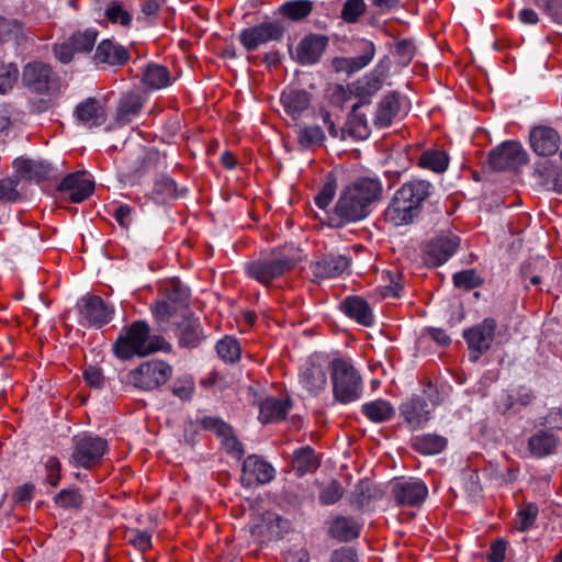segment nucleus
Returning a JSON list of instances; mask_svg holds the SVG:
<instances>
[{"label": "nucleus", "instance_id": "nucleus-2", "mask_svg": "<svg viewBox=\"0 0 562 562\" xmlns=\"http://www.w3.org/2000/svg\"><path fill=\"white\" fill-rule=\"evenodd\" d=\"M171 345L161 336H150L149 325L136 321L125 328L113 345L114 355L122 360L145 357L157 351H170Z\"/></svg>", "mask_w": 562, "mask_h": 562}, {"label": "nucleus", "instance_id": "nucleus-37", "mask_svg": "<svg viewBox=\"0 0 562 562\" xmlns=\"http://www.w3.org/2000/svg\"><path fill=\"white\" fill-rule=\"evenodd\" d=\"M290 409L288 401L268 397L260 404L259 420L263 424L284 419Z\"/></svg>", "mask_w": 562, "mask_h": 562}, {"label": "nucleus", "instance_id": "nucleus-20", "mask_svg": "<svg viewBox=\"0 0 562 562\" xmlns=\"http://www.w3.org/2000/svg\"><path fill=\"white\" fill-rule=\"evenodd\" d=\"M357 48L360 52L358 56L352 57H337L334 59V67L337 71L353 74L367 67L375 55V46L371 41L361 38L357 43Z\"/></svg>", "mask_w": 562, "mask_h": 562}, {"label": "nucleus", "instance_id": "nucleus-64", "mask_svg": "<svg viewBox=\"0 0 562 562\" xmlns=\"http://www.w3.org/2000/svg\"><path fill=\"white\" fill-rule=\"evenodd\" d=\"M329 562H357V553L351 548L337 549L331 553Z\"/></svg>", "mask_w": 562, "mask_h": 562}, {"label": "nucleus", "instance_id": "nucleus-4", "mask_svg": "<svg viewBox=\"0 0 562 562\" xmlns=\"http://www.w3.org/2000/svg\"><path fill=\"white\" fill-rule=\"evenodd\" d=\"M295 260L280 251H272L269 255L246 262L244 270L247 277L258 281L261 284H269L276 279L281 278L284 273L292 270Z\"/></svg>", "mask_w": 562, "mask_h": 562}, {"label": "nucleus", "instance_id": "nucleus-57", "mask_svg": "<svg viewBox=\"0 0 562 562\" xmlns=\"http://www.w3.org/2000/svg\"><path fill=\"white\" fill-rule=\"evenodd\" d=\"M22 31V25L16 20L0 16V44L16 40Z\"/></svg>", "mask_w": 562, "mask_h": 562}, {"label": "nucleus", "instance_id": "nucleus-12", "mask_svg": "<svg viewBox=\"0 0 562 562\" xmlns=\"http://www.w3.org/2000/svg\"><path fill=\"white\" fill-rule=\"evenodd\" d=\"M459 245L460 238L450 232L430 239L425 249L426 263L432 267L443 265L456 254Z\"/></svg>", "mask_w": 562, "mask_h": 562}, {"label": "nucleus", "instance_id": "nucleus-36", "mask_svg": "<svg viewBox=\"0 0 562 562\" xmlns=\"http://www.w3.org/2000/svg\"><path fill=\"white\" fill-rule=\"evenodd\" d=\"M533 398L535 395L529 389L520 386L510 393L502 395L497 402V408L502 411L503 414L510 411L517 412L521 407L529 405Z\"/></svg>", "mask_w": 562, "mask_h": 562}, {"label": "nucleus", "instance_id": "nucleus-59", "mask_svg": "<svg viewBox=\"0 0 562 562\" xmlns=\"http://www.w3.org/2000/svg\"><path fill=\"white\" fill-rule=\"evenodd\" d=\"M336 182L333 180V181H327L323 184L322 189L319 190V192L316 194V196L314 198V201H315V204L322 209V210H325L326 207L329 206V204L331 203L334 196H335V193H336Z\"/></svg>", "mask_w": 562, "mask_h": 562}, {"label": "nucleus", "instance_id": "nucleus-58", "mask_svg": "<svg viewBox=\"0 0 562 562\" xmlns=\"http://www.w3.org/2000/svg\"><path fill=\"white\" fill-rule=\"evenodd\" d=\"M19 181L15 178L0 180V201L14 203L20 199L18 191Z\"/></svg>", "mask_w": 562, "mask_h": 562}, {"label": "nucleus", "instance_id": "nucleus-60", "mask_svg": "<svg viewBox=\"0 0 562 562\" xmlns=\"http://www.w3.org/2000/svg\"><path fill=\"white\" fill-rule=\"evenodd\" d=\"M178 307L175 306L171 302H169L167 299L157 301L155 305L151 307V311L154 315L161 321L168 319L171 317L176 312Z\"/></svg>", "mask_w": 562, "mask_h": 562}, {"label": "nucleus", "instance_id": "nucleus-46", "mask_svg": "<svg viewBox=\"0 0 562 562\" xmlns=\"http://www.w3.org/2000/svg\"><path fill=\"white\" fill-rule=\"evenodd\" d=\"M313 9L312 0H292L282 3L279 10L284 18L291 21H301L308 16Z\"/></svg>", "mask_w": 562, "mask_h": 562}, {"label": "nucleus", "instance_id": "nucleus-55", "mask_svg": "<svg viewBox=\"0 0 562 562\" xmlns=\"http://www.w3.org/2000/svg\"><path fill=\"white\" fill-rule=\"evenodd\" d=\"M171 392L182 401H190L194 392V381L192 376L183 375L178 378L171 386Z\"/></svg>", "mask_w": 562, "mask_h": 562}, {"label": "nucleus", "instance_id": "nucleus-50", "mask_svg": "<svg viewBox=\"0 0 562 562\" xmlns=\"http://www.w3.org/2000/svg\"><path fill=\"white\" fill-rule=\"evenodd\" d=\"M297 138L302 146L312 147L322 144L325 139V133L322 127L316 125L304 126L299 130Z\"/></svg>", "mask_w": 562, "mask_h": 562}, {"label": "nucleus", "instance_id": "nucleus-45", "mask_svg": "<svg viewBox=\"0 0 562 562\" xmlns=\"http://www.w3.org/2000/svg\"><path fill=\"white\" fill-rule=\"evenodd\" d=\"M446 438L435 434H425L412 439L414 450L429 456L440 453L446 448Z\"/></svg>", "mask_w": 562, "mask_h": 562}, {"label": "nucleus", "instance_id": "nucleus-6", "mask_svg": "<svg viewBox=\"0 0 562 562\" xmlns=\"http://www.w3.org/2000/svg\"><path fill=\"white\" fill-rule=\"evenodd\" d=\"M328 368L326 361L317 355L308 357L301 366L299 383L310 396H317L325 391Z\"/></svg>", "mask_w": 562, "mask_h": 562}, {"label": "nucleus", "instance_id": "nucleus-23", "mask_svg": "<svg viewBox=\"0 0 562 562\" xmlns=\"http://www.w3.org/2000/svg\"><path fill=\"white\" fill-rule=\"evenodd\" d=\"M176 336L180 347L189 349L198 347L204 337L199 318L192 313L184 316L177 325Z\"/></svg>", "mask_w": 562, "mask_h": 562}, {"label": "nucleus", "instance_id": "nucleus-26", "mask_svg": "<svg viewBox=\"0 0 562 562\" xmlns=\"http://www.w3.org/2000/svg\"><path fill=\"white\" fill-rule=\"evenodd\" d=\"M350 259L346 255H327L312 265L313 274L319 279L336 278L349 267Z\"/></svg>", "mask_w": 562, "mask_h": 562}, {"label": "nucleus", "instance_id": "nucleus-19", "mask_svg": "<svg viewBox=\"0 0 562 562\" xmlns=\"http://www.w3.org/2000/svg\"><path fill=\"white\" fill-rule=\"evenodd\" d=\"M396 503L401 506H419L428 495L426 484L420 480L396 482L392 487Z\"/></svg>", "mask_w": 562, "mask_h": 562}, {"label": "nucleus", "instance_id": "nucleus-11", "mask_svg": "<svg viewBox=\"0 0 562 562\" xmlns=\"http://www.w3.org/2000/svg\"><path fill=\"white\" fill-rule=\"evenodd\" d=\"M203 429L213 432L222 442L224 449L231 456L240 459L244 453L243 443L236 438L231 425L215 416H204L200 419Z\"/></svg>", "mask_w": 562, "mask_h": 562}, {"label": "nucleus", "instance_id": "nucleus-38", "mask_svg": "<svg viewBox=\"0 0 562 562\" xmlns=\"http://www.w3.org/2000/svg\"><path fill=\"white\" fill-rule=\"evenodd\" d=\"M93 176L86 170L72 171V203H80L94 191Z\"/></svg>", "mask_w": 562, "mask_h": 562}, {"label": "nucleus", "instance_id": "nucleus-43", "mask_svg": "<svg viewBox=\"0 0 562 562\" xmlns=\"http://www.w3.org/2000/svg\"><path fill=\"white\" fill-rule=\"evenodd\" d=\"M417 164L423 169L442 173L449 166V156L445 150L428 149L419 156Z\"/></svg>", "mask_w": 562, "mask_h": 562}, {"label": "nucleus", "instance_id": "nucleus-15", "mask_svg": "<svg viewBox=\"0 0 562 562\" xmlns=\"http://www.w3.org/2000/svg\"><path fill=\"white\" fill-rule=\"evenodd\" d=\"M496 322L493 318H485L479 325L464 330L463 337L469 348L475 352L471 356L472 361H477L483 352L490 349L495 335Z\"/></svg>", "mask_w": 562, "mask_h": 562}, {"label": "nucleus", "instance_id": "nucleus-8", "mask_svg": "<svg viewBox=\"0 0 562 562\" xmlns=\"http://www.w3.org/2000/svg\"><path fill=\"white\" fill-rule=\"evenodd\" d=\"M488 162L497 171L518 169L528 162V153L518 140H505L491 150Z\"/></svg>", "mask_w": 562, "mask_h": 562}, {"label": "nucleus", "instance_id": "nucleus-48", "mask_svg": "<svg viewBox=\"0 0 562 562\" xmlns=\"http://www.w3.org/2000/svg\"><path fill=\"white\" fill-rule=\"evenodd\" d=\"M382 88V80L375 75L364 76L353 85L355 94L366 100Z\"/></svg>", "mask_w": 562, "mask_h": 562}, {"label": "nucleus", "instance_id": "nucleus-39", "mask_svg": "<svg viewBox=\"0 0 562 562\" xmlns=\"http://www.w3.org/2000/svg\"><path fill=\"white\" fill-rule=\"evenodd\" d=\"M98 37V31L93 27L78 30L72 33V63L77 56L92 53Z\"/></svg>", "mask_w": 562, "mask_h": 562}, {"label": "nucleus", "instance_id": "nucleus-51", "mask_svg": "<svg viewBox=\"0 0 562 562\" xmlns=\"http://www.w3.org/2000/svg\"><path fill=\"white\" fill-rule=\"evenodd\" d=\"M456 288L472 290L482 283V279L473 269L462 270L452 277Z\"/></svg>", "mask_w": 562, "mask_h": 562}, {"label": "nucleus", "instance_id": "nucleus-3", "mask_svg": "<svg viewBox=\"0 0 562 562\" xmlns=\"http://www.w3.org/2000/svg\"><path fill=\"white\" fill-rule=\"evenodd\" d=\"M333 394L337 402L349 404L358 401L363 392L362 379L352 361L336 358L330 362Z\"/></svg>", "mask_w": 562, "mask_h": 562}, {"label": "nucleus", "instance_id": "nucleus-1", "mask_svg": "<svg viewBox=\"0 0 562 562\" xmlns=\"http://www.w3.org/2000/svg\"><path fill=\"white\" fill-rule=\"evenodd\" d=\"M382 182L378 177H359L340 193L330 221L334 226L364 220L371 212L370 206L382 195Z\"/></svg>", "mask_w": 562, "mask_h": 562}, {"label": "nucleus", "instance_id": "nucleus-5", "mask_svg": "<svg viewBox=\"0 0 562 562\" xmlns=\"http://www.w3.org/2000/svg\"><path fill=\"white\" fill-rule=\"evenodd\" d=\"M172 376V367L162 360L140 363L128 373V381L142 391H153L166 384Z\"/></svg>", "mask_w": 562, "mask_h": 562}, {"label": "nucleus", "instance_id": "nucleus-14", "mask_svg": "<svg viewBox=\"0 0 562 562\" xmlns=\"http://www.w3.org/2000/svg\"><path fill=\"white\" fill-rule=\"evenodd\" d=\"M23 82L37 93H53L57 89V77L52 68L38 61L30 63L25 66Z\"/></svg>", "mask_w": 562, "mask_h": 562}, {"label": "nucleus", "instance_id": "nucleus-18", "mask_svg": "<svg viewBox=\"0 0 562 562\" xmlns=\"http://www.w3.org/2000/svg\"><path fill=\"white\" fill-rule=\"evenodd\" d=\"M130 53L124 46L111 40H103L95 47L91 60L95 67L103 69V66H123L130 60Z\"/></svg>", "mask_w": 562, "mask_h": 562}, {"label": "nucleus", "instance_id": "nucleus-53", "mask_svg": "<svg viewBox=\"0 0 562 562\" xmlns=\"http://www.w3.org/2000/svg\"><path fill=\"white\" fill-rule=\"evenodd\" d=\"M538 515V506L530 503L524 509L517 513L515 527L519 531H527L532 527Z\"/></svg>", "mask_w": 562, "mask_h": 562}, {"label": "nucleus", "instance_id": "nucleus-42", "mask_svg": "<svg viewBox=\"0 0 562 562\" xmlns=\"http://www.w3.org/2000/svg\"><path fill=\"white\" fill-rule=\"evenodd\" d=\"M187 191L179 190L178 184L168 176L157 178L153 187V195L158 203H165L169 200L177 199Z\"/></svg>", "mask_w": 562, "mask_h": 562}, {"label": "nucleus", "instance_id": "nucleus-41", "mask_svg": "<svg viewBox=\"0 0 562 562\" xmlns=\"http://www.w3.org/2000/svg\"><path fill=\"white\" fill-rule=\"evenodd\" d=\"M292 465L299 476L312 472L318 467V459L310 446H304L293 451Z\"/></svg>", "mask_w": 562, "mask_h": 562}, {"label": "nucleus", "instance_id": "nucleus-47", "mask_svg": "<svg viewBox=\"0 0 562 562\" xmlns=\"http://www.w3.org/2000/svg\"><path fill=\"white\" fill-rule=\"evenodd\" d=\"M217 355L227 363H234L240 359V346L235 337L226 336L216 344Z\"/></svg>", "mask_w": 562, "mask_h": 562}, {"label": "nucleus", "instance_id": "nucleus-10", "mask_svg": "<svg viewBox=\"0 0 562 562\" xmlns=\"http://www.w3.org/2000/svg\"><path fill=\"white\" fill-rule=\"evenodd\" d=\"M290 524L280 515L267 512L256 518L250 526V532L259 542H270L278 540L288 532Z\"/></svg>", "mask_w": 562, "mask_h": 562}, {"label": "nucleus", "instance_id": "nucleus-13", "mask_svg": "<svg viewBox=\"0 0 562 562\" xmlns=\"http://www.w3.org/2000/svg\"><path fill=\"white\" fill-rule=\"evenodd\" d=\"M276 476L274 468L258 454L248 456L243 463L240 482L251 488L271 482Z\"/></svg>", "mask_w": 562, "mask_h": 562}, {"label": "nucleus", "instance_id": "nucleus-52", "mask_svg": "<svg viewBox=\"0 0 562 562\" xmlns=\"http://www.w3.org/2000/svg\"><path fill=\"white\" fill-rule=\"evenodd\" d=\"M364 0H347L341 9V19L347 23H356L366 12Z\"/></svg>", "mask_w": 562, "mask_h": 562}, {"label": "nucleus", "instance_id": "nucleus-7", "mask_svg": "<svg viewBox=\"0 0 562 562\" xmlns=\"http://www.w3.org/2000/svg\"><path fill=\"white\" fill-rule=\"evenodd\" d=\"M80 323L102 327L114 317V307L98 295L86 294L76 304Z\"/></svg>", "mask_w": 562, "mask_h": 562}, {"label": "nucleus", "instance_id": "nucleus-35", "mask_svg": "<svg viewBox=\"0 0 562 562\" xmlns=\"http://www.w3.org/2000/svg\"><path fill=\"white\" fill-rule=\"evenodd\" d=\"M142 82L149 90H159L170 85V72L167 67L149 63L142 70Z\"/></svg>", "mask_w": 562, "mask_h": 562}, {"label": "nucleus", "instance_id": "nucleus-44", "mask_svg": "<svg viewBox=\"0 0 562 562\" xmlns=\"http://www.w3.org/2000/svg\"><path fill=\"white\" fill-rule=\"evenodd\" d=\"M161 290L166 299L178 308L188 306L190 290L179 279H171L167 281L162 285Z\"/></svg>", "mask_w": 562, "mask_h": 562}, {"label": "nucleus", "instance_id": "nucleus-28", "mask_svg": "<svg viewBox=\"0 0 562 562\" xmlns=\"http://www.w3.org/2000/svg\"><path fill=\"white\" fill-rule=\"evenodd\" d=\"M79 123L87 127L101 125L105 120V114L101 102L95 98H88L80 102L75 110Z\"/></svg>", "mask_w": 562, "mask_h": 562}, {"label": "nucleus", "instance_id": "nucleus-56", "mask_svg": "<svg viewBox=\"0 0 562 562\" xmlns=\"http://www.w3.org/2000/svg\"><path fill=\"white\" fill-rule=\"evenodd\" d=\"M105 16L112 23L128 26L132 23V15L117 1H112L105 10Z\"/></svg>", "mask_w": 562, "mask_h": 562}, {"label": "nucleus", "instance_id": "nucleus-32", "mask_svg": "<svg viewBox=\"0 0 562 562\" xmlns=\"http://www.w3.org/2000/svg\"><path fill=\"white\" fill-rule=\"evenodd\" d=\"M326 46V40L323 36L310 35L304 37L297 48V59L302 65L315 64L322 56Z\"/></svg>", "mask_w": 562, "mask_h": 562}, {"label": "nucleus", "instance_id": "nucleus-29", "mask_svg": "<svg viewBox=\"0 0 562 562\" xmlns=\"http://www.w3.org/2000/svg\"><path fill=\"white\" fill-rule=\"evenodd\" d=\"M14 167L20 178L37 183L49 178L52 172L50 165L41 160L18 158Z\"/></svg>", "mask_w": 562, "mask_h": 562}, {"label": "nucleus", "instance_id": "nucleus-33", "mask_svg": "<svg viewBox=\"0 0 562 562\" xmlns=\"http://www.w3.org/2000/svg\"><path fill=\"white\" fill-rule=\"evenodd\" d=\"M400 112V98L396 92L386 94L378 104L374 125L379 128L389 127Z\"/></svg>", "mask_w": 562, "mask_h": 562}, {"label": "nucleus", "instance_id": "nucleus-61", "mask_svg": "<svg viewBox=\"0 0 562 562\" xmlns=\"http://www.w3.org/2000/svg\"><path fill=\"white\" fill-rule=\"evenodd\" d=\"M130 542L139 551L145 552L151 548V535L147 531H133Z\"/></svg>", "mask_w": 562, "mask_h": 562}, {"label": "nucleus", "instance_id": "nucleus-34", "mask_svg": "<svg viewBox=\"0 0 562 562\" xmlns=\"http://www.w3.org/2000/svg\"><path fill=\"white\" fill-rule=\"evenodd\" d=\"M560 442L559 437L548 430H539L528 440V449L537 458L554 453Z\"/></svg>", "mask_w": 562, "mask_h": 562}, {"label": "nucleus", "instance_id": "nucleus-16", "mask_svg": "<svg viewBox=\"0 0 562 562\" xmlns=\"http://www.w3.org/2000/svg\"><path fill=\"white\" fill-rule=\"evenodd\" d=\"M560 145V134L550 126H533L529 132V146L537 156L550 157L558 153Z\"/></svg>", "mask_w": 562, "mask_h": 562}, {"label": "nucleus", "instance_id": "nucleus-40", "mask_svg": "<svg viewBox=\"0 0 562 562\" xmlns=\"http://www.w3.org/2000/svg\"><path fill=\"white\" fill-rule=\"evenodd\" d=\"M362 414L372 423L380 424L390 420L394 414V407L385 400H374L361 406Z\"/></svg>", "mask_w": 562, "mask_h": 562}, {"label": "nucleus", "instance_id": "nucleus-62", "mask_svg": "<svg viewBox=\"0 0 562 562\" xmlns=\"http://www.w3.org/2000/svg\"><path fill=\"white\" fill-rule=\"evenodd\" d=\"M19 70L16 66L10 64L5 74L0 76V93L4 94L8 90L12 89L18 79Z\"/></svg>", "mask_w": 562, "mask_h": 562}, {"label": "nucleus", "instance_id": "nucleus-63", "mask_svg": "<svg viewBox=\"0 0 562 562\" xmlns=\"http://www.w3.org/2000/svg\"><path fill=\"white\" fill-rule=\"evenodd\" d=\"M506 553V542L502 539L494 541L491 544L490 552L487 554L488 562H503Z\"/></svg>", "mask_w": 562, "mask_h": 562}, {"label": "nucleus", "instance_id": "nucleus-30", "mask_svg": "<svg viewBox=\"0 0 562 562\" xmlns=\"http://www.w3.org/2000/svg\"><path fill=\"white\" fill-rule=\"evenodd\" d=\"M341 310L350 318L363 326H371L374 316L369 303L360 296H348L341 303Z\"/></svg>", "mask_w": 562, "mask_h": 562}, {"label": "nucleus", "instance_id": "nucleus-25", "mask_svg": "<svg viewBox=\"0 0 562 562\" xmlns=\"http://www.w3.org/2000/svg\"><path fill=\"white\" fill-rule=\"evenodd\" d=\"M419 213L414 210V206L403 202V199L394 193L391 203L384 211V220L398 227L409 225Z\"/></svg>", "mask_w": 562, "mask_h": 562}, {"label": "nucleus", "instance_id": "nucleus-21", "mask_svg": "<svg viewBox=\"0 0 562 562\" xmlns=\"http://www.w3.org/2000/svg\"><path fill=\"white\" fill-rule=\"evenodd\" d=\"M434 191V186L428 180L412 179L404 182L395 193L403 199V202L414 206L418 213L423 203L430 196Z\"/></svg>", "mask_w": 562, "mask_h": 562}, {"label": "nucleus", "instance_id": "nucleus-49", "mask_svg": "<svg viewBox=\"0 0 562 562\" xmlns=\"http://www.w3.org/2000/svg\"><path fill=\"white\" fill-rule=\"evenodd\" d=\"M387 284L382 286L384 297H401L404 290V277L398 271L389 270L384 273Z\"/></svg>", "mask_w": 562, "mask_h": 562}, {"label": "nucleus", "instance_id": "nucleus-24", "mask_svg": "<svg viewBox=\"0 0 562 562\" xmlns=\"http://www.w3.org/2000/svg\"><path fill=\"white\" fill-rule=\"evenodd\" d=\"M361 528V524L356 518L338 515L328 522L327 533L339 542H349L360 536Z\"/></svg>", "mask_w": 562, "mask_h": 562}, {"label": "nucleus", "instance_id": "nucleus-31", "mask_svg": "<svg viewBox=\"0 0 562 562\" xmlns=\"http://www.w3.org/2000/svg\"><path fill=\"white\" fill-rule=\"evenodd\" d=\"M144 106L143 98L139 93L127 92L119 101L115 121L119 125H126L136 117Z\"/></svg>", "mask_w": 562, "mask_h": 562}, {"label": "nucleus", "instance_id": "nucleus-17", "mask_svg": "<svg viewBox=\"0 0 562 562\" xmlns=\"http://www.w3.org/2000/svg\"><path fill=\"white\" fill-rule=\"evenodd\" d=\"M282 35L283 27L279 23L265 22L244 30L240 34V42L247 50H255L261 44L279 40Z\"/></svg>", "mask_w": 562, "mask_h": 562}, {"label": "nucleus", "instance_id": "nucleus-9", "mask_svg": "<svg viewBox=\"0 0 562 562\" xmlns=\"http://www.w3.org/2000/svg\"><path fill=\"white\" fill-rule=\"evenodd\" d=\"M106 446V441L99 436L89 434L76 436L72 448V463L85 469L94 467L101 461Z\"/></svg>", "mask_w": 562, "mask_h": 562}, {"label": "nucleus", "instance_id": "nucleus-22", "mask_svg": "<svg viewBox=\"0 0 562 562\" xmlns=\"http://www.w3.org/2000/svg\"><path fill=\"white\" fill-rule=\"evenodd\" d=\"M401 415L413 429H419L430 418V408L427 401L420 396H412L402 403Z\"/></svg>", "mask_w": 562, "mask_h": 562}, {"label": "nucleus", "instance_id": "nucleus-27", "mask_svg": "<svg viewBox=\"0 0 562 562\" xmlns=\"http://www.w3.org/2000/svg\"><path fill=\"white\" fill-rule=\"evenodd\" d=\"M284 111L293 120H299L311 104V94L305 90L289 89L281 94Z\"/></svg>", "mask_w": 562, "mask_h": 562}, {"label": "nucleus", "instance_id": "nucleus-54", "mask_svg": "<svg viewBox=\"0 0 562 562\" xmlns=\"http://www.w3.org/2000/svg\"><path fill=\"white\" fill-rule=\"evenodd\" d=\"M344 495V488L337 481H331L325 485L318 496L319 503L324 506L336 504Z\"/></svg>", "mask_w": 562, "mask_h": 562}]
</instances>
